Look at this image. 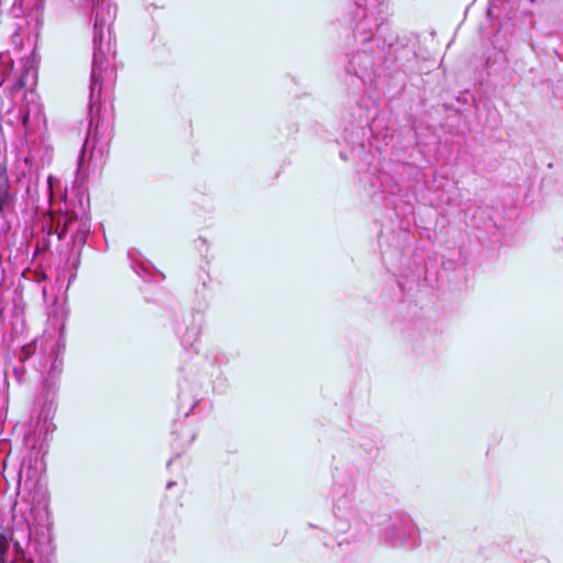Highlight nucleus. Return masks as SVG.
I'll return each mask as SVG.
<instances>
[{"mask_svg":"<svg viewBox=\"0 0 563 563\" xmlns=\"http://www.w3.org/2000/svg\"><path fill=\"white\" fill-rule=\"evenodd\" d=\"M80 9L90 12L92 35L113 34V23L117 19L118 8L112 0H81Z\"/></svg>","mask_w":563,"mask_h":563,"instance_id":"6","label":"nucleus"},{"mask_svg":"<svg viewBox=\"0 0 563 563\" xmlns=\"http://www.w3.org/2000/svg\"><path fill=\"white\" fill-rule=\"evenodd\" d=\"M213 294L214 289L209 271L201 266L197 273V286L191 311L187 314L176 310L172 312L174 332L185 349L192 347L198 340L205 323V312L210 306Z\"/></svg>","mask_w":563,"mask_h":563,"instance_id":"5","label":"nucleus"},{"mask_svg":"<svg viewBox=\"0 0 563 563\" xmlns=\"http://www.w3.org/2000/svg\"><path fill=\"white\" fill-rule=\"evenodd\" d=\"M4 384L7 398L12 394L14 397L29 395L32 389V377L23 361H8L4 364Z\"/></svg>","mask_w":563,"mask_h":563,"instance_id":"7","label":"nucleus"},{"mask_svg":"<svg viewBox=\"0 0 563 563\" xmlns=\"http://www.w3.org/2000/svg\"><path fill=\"white\" fill-rule=\"evenodd\" d=\"M14 213L0 214V251L7 250L11 256L15 246L16 233L13 231L12 217Z\"/></svg>","mask_w":563,"mask_h":563,"instance_id":"10","label":"nucleus"},{"mask_svg":"<svg viewBox=\"0 0 563 563\" xmlns=\"http://www.w3.org/2000/svg\"><path fill=\"white\" fill-rule=\"evenodd\" d=\"M66 351L65 325L63 324L57 340L47 352L40 355L38 367L41 386L33 401L32 418L36 420L40 432L47 437L56 428L53 423L57 410V397L60 375L64 369V354Z\"/></svg>","mask_w":563,"mask_h":563,"instance_id":"3","label":"nucleus"},{"mask_svg":"<svg viewBox=\"0 0 563 563\" xmlns=\"http://www.w3.org/2000/svg\"><path fill=\"white\" fill-rule=\"evenodd\" d=\"M32 51L29 56H19L20 67L14 68L10 51H0V120L14 111L23 129V143L29 154L24 158L25 168L16 175L18 185L24 187L26 203L35 209L44 205L60 213L56 220H43L32 235L36 241L31 255V264L41 263L47 255H63L67 250L65 264L71 272L68 285L77 276L81 249L87 243L91 229L90 198L85 186L88 177L89 159L96 151L102 153L101 141L106 132V114L113 110L112 91L117 70L110 62L117 54V37H92V60L89 77L87 103V131L77 157V168L70 194L60 178L49 174L46 177L43 199L40 196V170L34 165L42 151L43 134H37L40 124L45 125L43 106L35 91L38 79L40 57L36 54L38 37H25Z\"/></svg>","mask_w":563,"mask_h":563,"instance_id":"1","label":"nucleus"},{"mask_svg":"<svg viewBox=\"0 0 563 563\" xmlns=\"http://www.w3.org/2000/svg\"><path fill=\"white\" fill-rule=\"evenodd\" d=\"M53 521L46 500L32 505L29 516L13 517L0 530V563H56Z\"/></svg>","mask_w":563,"mask_h":563,"instance_id":"2","label":"nucleus"},{"mask_svg":"<svg viewBox=\"0 0 563 563\" xmlns=\"http://www.w3.org/2000/svg\"><path fill=\"white\" fill-rule=\"evenodd\" d=\"M227 451L230 453H236L239 451L240 445H231L230 443H225Z\"/></svg>","mask_w":563,"mask_h":563,"instance_id":"15","label":"nucleus"},{"mask_svg":"<svg viewBox=\"0 0 563 563\" xmlns=\"http://www.w3.org/2000/svg\"><path fill=\"white\" fill-rule=\"evenodd\" d=\"M2 322H3V318H2V316L0 314V325L2 324Z\"/></svg>","mask_w":563,"mask_h":563,"instance_id":"19","label":"nucleus"},{"mask_svg":"<svg viewBox=\"0 0 563 563\" xmlns=\"http://www.w3.org/2000/svg\"><path fill=\"white\" fill-rule=\"evenodd\" d=\"M37 339H32L29 343L21 345L19 352L11 361H23L25 366L30 365L36 354Z\"/></svg>","mask_w":563,"mask_h":563,"instance_id":"12","label":"nucleus"},{"mask_svg":"<svg viewBox=\"0 0 563 563\" xmlns=\"http://www.w3.org/2000/svg\"><path fill=\"white\" fill-rule=\"evenodd\" d=\"M154 550L148 563H166V559L174 552V533L166 526L162 536L156 532L154 536Z\"/></svg>","mask_w":563,"mask_h":563,"instance_id":"9","label":"nucleus"},{"mask_svg":"<svg viewBox=\"0 0 563 563\" xmlns=\"http://www.w3.org/2000/svg\"><path fill=\"white\" fill-rule=\"evenodd\" d=\"M128 258L130 261L131 268L143 280L158 283L161 279H164L163 273L159 272L154 264L145 258L139 251L130 250L128 252Z\"/></svg>","mask_w":563,"mask_h":563,"instance_id":"8","label":"nucleus"},{"mask_svg":"<svg viewBox=\"0 0 563 563\" xmlns=\"http://www.w3.org/2000/svg\"><path fill=\"white\" fill-rule=\"evenodd\" d=\"M16 191L13 190L7 175L0 174V214L14 213Z\"/></svg>","mask_w":563,"mask_h":563,"instance_id":"11","label":"nucleus"},{"mask_svg":"<svg viewBox=\"0 0 563 563\" xmlns=\"http://www.w3.org/2000/svg\"><path fill=\"white\" fill-rule=\"evenodd\" d=\"M195 245H196V249L200 252L201 257L205 260L206 265H209V263H210V260L208 258L209 244H208L207 239L203 236H199L195 241Z\"/></svg>","mask_w":563,"mask_h":563,"instance_id":"14","label":"nucleus"},{"mask_svg":"<svg viewBox=\"0 0 563 563\" xmlns=\"http://www.w3.org/2000/svg\"><path fill=\"white\" fill-rule=\"evenodd\" d=\"M11 35H13V36L19 35V31H18V30L13 31V32L11 33Z\"/></svg>","mask_w":563,"mask_h":563,"instance_id":"18","label":"nucleus"},{"mask_svg":"<svg viewBox=\"0 0 563 563\" xmlns=\"http://www.w3.org/2000/svg\"><path fill=\"white\" fill-rule=\"evenodd\" d=\"M11 38L13 40V43L16 45V41H15L16 37H11ZM18 38L20 40V43L23 44L24 37H18Z\"/></svg>","mask_w":563,"mask_h":563,"instance_id":"17","label":"nucleus"},{"mask_svg":"<svg viewBox=\"0 0 563 563\" xmlns=\"http://www.w3.org/2000/svg\"><path fill=\"white\" fill-rule=\"evenodd\" d=\"M179 371L184 373L183 378L178 382V412L184 410V419H176L172 426V440L170 448L174 452V456L168 460L167 467H169L175 459L181 456V454L194 443L198 431L195 427L187 422V419L192 413L194 409L198 406V391L197 387L202 384L199 378L197 382L190 379L189 376L192 373V364L186 363L179 367Z\"/></svg>","mask_w":563,"mask_h":563,"instance_id":"4","label":"nucleus"},{"mask_svg":"<svg viewBox=\"0 0 563 563\" xmlns=\"http://www.w3.org/2000/svg\"><path fill=\"white\" fill-rule=\"evenodd\" d=\"M176 485H177L176 481H168L167 484H166V489H172Z\"/></svg>","mask_w":563,"mask_h":563,"instance_id":"16","label":"nucleus"},{"mask_svg":"<svg viewBox=\"0 0 563 563\" xmlns=\"http://www.w3.org/2000/svg\"><path fill=\"white\" fill-rule=\"evenodd\" d=\"M13 249H15L14 257L16 261H20L21 263L27 261L31 263V242L26 236H22L19 244L15 243V246H13Z\"/></svg>","mask_w":563,"mask_h":563,"instance_id":"13","label":"nucleus"}]
</instances>
